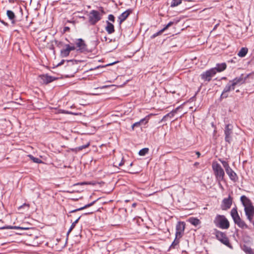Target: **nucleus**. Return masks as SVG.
Listing matches in <instances>:
<instances>
[{
  "mask_svg": "<svg viewBox=\"0 0 254 254\" xmlns=\"http://www.w3.org/2000/svg\"><path fill=\"white\" fill-rule=\"evenodd\" d=\"M232 204V198L230 196H229L228 198H225L223 199L221 205V208L223 210H227L231 207Z\"/></svg>",
  "mask_w": 254,
  "mask_h": 254,
  "instance_id": "obj_11",
  "label": "nucleus"
},
{
  "mask_svg": "<svg viewBox=\"0 0 254 254\" xmlns=\"http://www.w3.org/2000/svg\"><path fill=\"white\" fill-rule=\"evenodd\" d=\"M179 108H180V107H178L176 108L175 109L173 110V112H174L175 115L177 113Z\"/></svg>",
  "mask_w": 254,
  "mask_h": 254,
  "instance_id": "obj_42",
  "label": "nucleus"
},
{
  "mask_svg": "<svg viewBox=\"0 0 254 254\" xmlns=\"http://www.w3.org/2000/svg\"><path fill=\"white\" fill-rule=\"evenodd\" d=\"M252 244L241 245V249L246 254H254V250L251 248Z\"/></svg>",
  "mask_w": 254,
  "mask_h": 254,
  "instance_id": "obj_15",
  "label": "nucleus"
},
{
  "mask_svg": "<svg viewBox=\"0 0 254 254\" xmlns=\"http://www.w3.org/2000/svg\"><path fill=\"white\" fill-rule=\"evenodd\" d=\"M215 71L212 68L202 73L200 75L201 78L204 81H210L212 77L215 75Z\"/></svg>",
  "mask_w": 254,
  "mask_h": 254,
  "instance_id": "obj_8",
  "label": "nucleus"
},
{
  "mask_svg": "<svg viewBox=\"0 0 254 254\" xmlns=\"http://www.w3.org/2000/svg\"><path fill=\"white\" fill-rule=\"evenodd\" d=\"M108 19L113 22H115V17L113 14H109L108 16Z\"/></svg>",
  "mask_w": 254,
  "mask_h": 254,
  "instance_id": "obj_38",
  "label": "nucleus"
},
{
  "mask_svg": "<svg viewBox=\"0 0 254 254\" xmlns=\"http://www.w3.org/2000/svg\"><path fill=\"white\" fill-rule=\"evenodd\" d=\"M227 64L225 63L217 64L215 67L211 68L215 71V74L217 72H220L226 69Z\"/></svg>",
  "mask_w": 254,
  "mask_h": 254,
  "instance_id": "obj_14",
  "label": "nucleus"
},
{
  "mask_svg": "<svg viewBox=\"0 0 254 254\" xmlns=\"http://www.w3.org/2000/svg\"><path fill=\"white\" fill-rule=\"evenodd\" d=\"M148 121L146 118L141 119L139 121L134 123L132 126V129H134L135 127H139L142 125H145L146 123H147Z\"/></svg>",
  "mask_w": 254,
  "mask_h": 254,
  "instance_id": "obj_22",
  "label": "nucleus"
},
{
  "mask_svg": "<svg viewBox=\"0 0 254 254\" xmlns=\"http://www.w3.org/2000/svg\"><path fill=\"white\" fill-rule=\"evenodd\" d=\"M80 184L81 185H87V184H89V183H87V182H82Z\"/></svg>",
  "mask_w": 254,
  "mask_h": 254,
  "instance_id": "obj_50",
  "label": "nucleus"
},
{
  "mask_svg": "<svg viewBox=\"0 0 254 254\" xmlns=\"http://www.w3.org/2000/svg\"><path fill=\"white\" fill-rule=\"evenodd\" d=\"M6 15L12 24H14L16 23V16L12 10H7L6 11Z\"/></svg>",
  "mask_w": 254,
  "mask_h": 254,
  "instance_id": "obj_18",
  "label": "nucleus"
},
{
  "mask_svg": "<svg viewBox=\"0 0 254 254\" xmlns=\"http://www.w3.org/2000/svg\"><path fill=\"white\" fill-rule=\"evenodd\" d=\"M242 243L241 245H248V244H253V242L252 239L250 236L247 235L245 233H244V232H242Z\"/></svg>",
  "mask_w": 254,
  "mask_h": 254,
  "instance_id": "obj_16",
  "label": "nucleus"
},
{
  "mask_svg": "<svg viewBox=\"0 0 254 254\" xmlns=\"http://www.w3.org/2000/svg\"><path fill=\"white\" fill-rule=\"evenodd\" d=\"M8 228L9 229H21V230L28 229V228H26V227H18V226H9Z\"/></svg>",
  "mask_w": 254,
  "mask_h": 254,
  "instance_id": "obj_34",
  "label": "nucleus"
},
{
  "mask_svg": "<svg viewBox=\"0 0 254 254\" xmlns=\"http://www.w3.org/2000/svg\"><path fill=\"white\" fill-rule=\"evenodd\" d=\"M186 224L184 222L179 221L177 223L176 228V234L175 236L177 238H182L185 229Z\"/></svg>",
  "mask_w": 254,
  "mask_h": 254,
  "instance_id": "obj_7",
  "label": "nucleus"
},
{
  "mask_svg": "<svg viewBox=\"0 0 254 254\" xmlns=\"http://www.w3.org/2000/svg\"><path fill=\"white\" fill-rule=\"evenodd\" d=\"M180 238H178V237L177 238L176 237L175 240L173 242V243H172V245H171L170 247L171 248H175L176 246H177L179 244V243L180 242L179 239Z\"/></svg>",
  "mask_w": 254,
  "mask_h": 254,
  "instance_id": "obj_32",
  "label": "nucleus"
},
{
  "mask_svg": "<svg viewBox=\"0 0 254 254\" xmlns=\"http://www.w3.org/2000/svg\"><path fill=\"white\" fill-rule=\"evenodd\" d=\"M248 49L246 47H243L239 51V57H244L247 54Z\"/></svg>",
  "mask_w": 254,
  "mask_h": 254,
  "instance_id": "obj_27",
  "label": "nucleus"
},
{
  "mask_svg": "<svg viewBox=\"0 0 254 254\" xmlns=\"http://www.w3.org/2000/svg\"><path fill=\"white\" fill-rule=\"evenodd\" d=\"M132 12V10L131 9H128L124 12H123L119 17H118V21L119 23L121 24L123 23L127 18V17L131 14Z\"/></svg>",
  "mask_w": 254,
  "mask_h": 254,
  "instance_id": "obj_13",
  "label": "nucleus"
},
{
  "mask_svg": "<svg viewBox=\"0 0 254 254\" xmlns=\"http://www.w3.org/2000/svg\"><path fill=\"white\" fill-rule=\"evenodd\" d=\"M240 200L244 207V211L247 219L249 221H251L252 216H254V206L252 201L244 195L240 197Z\"/></svg>",
  "mask_w": 254,
  "mask_h": 254,
  "instance_id": "obj_1",
  "label": "nucleus"
},
{
  "mask_svg": "<svg viewBox=\"0 0 254 254\" xmlns=\"http://www.w3.org/2000/svg\"><path fill=\"white\" fill-rule=\"evenodd\" d=\"M212 166L217 179L222 180L224 176V171L221 165L217 162H214L212 163Z\"/></svg>",
  "mask_w": 254,
  "mask_h": 254,
  "instance_id": "obj_6",
  "label": "nucleus"
},
{
  "mask_svg": "<svg viewBox=\"0 0 254 254\" xmlns=\"http://www.w3.org/2000/svg\"><path fill=\"white\" fill-rule=\"evenodd\" d=\"M92 213H93L92 212H89L86 213L85 214H92Z\"/></svg>",
  "mask_w": 254,
  "mask_h": 254,
  "instance_id": "obj_55",
  "label": "nucleus"
},
{
  "mask_svg": "<svg viewBox=\"0 0 254 254\" xmlns=\"http://www.w3.org/2000/svg\"><path fill=\"white\" fill-rule=\"evenodd\" d=\"M213 223L217 227L222 229H227L230 226L229 221L222 215L217 214L213 220Z\"/></svg>",
  "mask_w": 254,
  "mask_h": 254,
  "instance_id": "obj_3",
  "label": "nucleus"
},
{
  "mask_svg": "<svg viewBox=\"0 0 254 254\" xmlns=\"http://www.w3.org/2000/svg\"><path fill=\"white\" fill-rule=\"evenodd\" d=\"M238 83V79L235 78L232 80L229 81L228 84L226 85L221 95L220 98L221 99L226 98L228 97L227 93L234 90L236 85Z\"/></svg>",
  "mask_w": 254,
  "mask_h": 254,
  "instance_id": "obj_4",
  "label": "nucleus"
},
{
  "mask_svg": "<svg viewBox=\"0 0 254 254\" xmlns=\"http://www.w3.org/2000/svg\"><path fill=\"white\" fill-rule=\"evenodd\" d=\"M80 218H81V216H79L74 222H73L70 226L72 228H74L76 224H77L78 223V222Z\"/></svg>",
  "mask_w": 254,
  "mask_h": 254,
  "instance_id": "obj_36",
  "label": "nucleus"
},
{
  "mask_svg": "<svg viewBox=\"0 0 254 254\" xmlns=\"http://www.w3.org/2000/svg\"><path fill=\"white\" fill-rule=\"evenodd\" d=\"M188 221L194 226H197L200 224V221L195 217H190L188 219Z\"/></svg>",
  "mask_w": 254,
  "mask_h": 254,
  "instance_id": "obj_25",
  "label": "nucleus"
},
{
  "mask_svg": "<svg viewBox=\"0 0 254 254\" xmlns=\"http://www.w3.org/2000/svg\"><path fill=\"white\" fill-rule=\"evenodd\" d=\"M165 31V29L163 28L161 30H160V31H159L158 32H157V34H158V35H161L164 31Z\"/></svg>",
  "mask_w": 254,
  "mask_h": 254,
  "instance_id": "obj_41",
  "label": "nucleus"
},
{
  "mask_svg": "<svg viewBox=\"0 0 254 254\" xmlns=\"http://www.w3.org/2000/svg\"><path fill=\"white\" fill-rule=\"evenodd\" d=\"M231 215L235 223L238 225V213L236 206L234 207L231 211Z\"/></svg>",
  "mask_w": 254,
  "mask_h": 254,
  "instance_id": "obj_17",
  "label": "nucleus"
},
{
  "mask_svg": "<svg viewBox=\"0 0 254 254\" xmlns=\"http://www.w3.org/2000/svg\"><path fill=\"white\" fill-rule=\"evenodd\" d=\"M158 36V34H157V33L156 32V33H154L153 35H152L151 36V38L152 39H153V38H155V37H157V36Z\"/></svg>",
  "mask_w": 254,
  "mask_h": 254,
  "instance_id": "obj_43",
  "label": "nucleus"
},
{
  "mask_svg": "<svg viewBox=\"0 0 254 254\" xmlns=\"http://www.w3.org/2000/svg\"><path fill=\"white\" fill-rule=\"evenodd\" d=\"M199 165V163L198 162H195L194 164V166H197Z\"/></svg>",
  "mask_w": 254,
  "mask_h": 254,
  "instance_id": "obj_52",
  "label": "nucleus"
},
{
  "mask_svg": "<svg viewBox=\"0 0 254 254\" xmlns=\"http://www.w3.org/2000/svg\"><path fill=\"white\" fill-rule=\"evenodd\" d=\"M253 75H254V72L247 74L246 75L242 74L239 77V83H243L244 82L247 81L248 79L250 77H252Z\"/></svg>",
  "mask_w": 254,
  "mask_h": 254,
  "instance_id": "obj_19",
  "label": "nucleus"
},
{
  "mask_svg": "<svg viewBox=\"0 0 254 254\" xmlns=\"http://www.w3.org/2000/svg\"><path fill=\"white\" fill-rule=\"evenodd\" d=\"M232 126L230 125H227L225 127V139L227 141H229L230 138V135L232 133Z\"/></svg>",
  "mask_w": 254,
  "mask_h": 254,
  "instance_id": "obj_21",
  "label": "nucleus"
},
{
  "mask_svg": "<svg viewBox=\"0 0 254 254\" xmlns=\"http://www.w3.org/2000/svg\"><path fill=\"white\" fill-rule=\"evenodd\" d=\"M1 22L4 24L5 25H7V24L5 22H4V21H1Z\"/></svg>",
  "mask_w": 254,
  "mask_h": 254,
  "instance_id": "obj_54",
  "label": "nucleus"
},
{
  "mask_svg": "<svg viewBox=\"0 0 254 254\" xmlns=\"http://www.w3.org/2000/svg\"><path fill=\"white\" fill-rule=\"evenodd\" d=\"M69 30H70L69 27H67V26H66V27H64V32H65L66 31H69Z\"/></svg>",
  "mask_w": 254,
  "mask_h": 254,
  "instance_id": "obj_40",
  "label": "nucleus"
},
{
  "mask_svg": "<svg viewBox=\"0 0 254 254\" xmlns=\"http://www.w3.org/2000/svg\"><path fill=\"white\" fill-rule=\"evenodd\" d=\"M89 145H90V143L88 142L86 144L83 145L75 147V148L72 149V150L73 151H75V152H79V151L82 150V149L88 147L89 146Z\"/></svg>",
  "mask_w": 254,
  "mask_h": 254,
  "instance_id": "obj_28",
  "label": "nucleus"
},
{
  "mask_svg": "<svg viewBox=\"0 0 254 254\" xmlns=\"http://www.w3.org/2000/svg\"><path fill=\"white\" fill-rule=\"evenodd\" d=\"M228 62L233 63H236L237 62V59L236 57H234L232 59H231L230 61H229Z\"/></svg>",
  "mask_w": 254,
  "mask_h": 254,
  "instance_id": "obj_39",
  "label": "nucleus"
},
{
  "mask_svg": "<svg viewBox=\"0 0 254 254\" xmlns=\"http://www.w3.org/2000/svg\"><path fill=\"white\" fill-rule=\"evenodd\" d=\"M124 161L123 160V159H122L121 162L119 164V166H122L124 165Z\"/></svg>",
  "mask_w": 254,
  "mask_h": 254,
  "instance_id": "obj_44",
  "label": "nucleus"
},
{
  "mask_svg": "<svg viewBox=\"0 0 254 254\" xmlns=\"http://www.w3.org/2000/svg\"><path fill=\"white\" fill-rule=\"evenodd\" d=\"M62 113H65V114H73L72 113H71V112H69V111H64Z\"/></svg>",
  "mask_w": 254,
  "mask_h": 254,
  "instance_id": "obj_45",
  "label": "nucleus"
},
{
  "mask_svg": "<svg viewBox=\"0 0 254 254\" xmlns=\"http://www.w3.org/2000/svg\"><path fill=\"white\" fill-rule=\"evenodd\" d=\"M235 234L237 236H238V233L237 231L236 232Z\"/></svg>",
  "mask_w": 254,
  "mask_h": 254,
  "instance_id": "obj_57",
  "label": "nucleus"
},
{
  "mask_svg": "<svg viewBox=\"0 0 254 254\" xmlns=\"http://www.w3.org/2000/svg\"><path fill=\"white\" fill-rule=\"evenodd\" d=\"M105 13L104 8L100 7V10H92L88 14V21L92 25H95L101 20L102 16Z\"/></svg>",
  "mask_w": 254,
  "mask_h": 254,
  "instance_id": "obj_2",
  "label": "nucleus"
},
{
  "mask_svg": "<svg viewBox=\"0 0 254 254\" xmlns=\"http://www.w3.org/2000/svg\"><path fill=\"white\" fill-rule=\"evenodd\" d=\"M182 2V0H172L170 6L171 7H176L180 5Z\"/></svg>",
  "mask_w": 254,
  "mask_h": 254,
  "instance_id": "obj_29",
  "label": "nucleus"
},
{
  "mask_svg": "<svg viewBox=\"0 0 254 254\" xmlns=\"http://www.w3.org/2000/svg\"><path fill=\"white\" fill-rule=\"evenodd\" d=\"M226 172L230 178L232 180H235L236 179L237 174L232 170V169H231L230 168H229V169H226Z\"/></svg>",
  "mask_w": 254,
  "mask_h": 254,
  "instance_id": "obj_24",
  "label": "nucleus"
},
{
  "mask_svg": "<svg viewBox=\"0 0 254 254\" xmlns=\"http://www.w3.org/2000/svg\"><path fill=\"white\" fill-rule=\"evenodd\" d=\"M226 77H223L222 79H226Z\"/></svg>",
  "mask_w": 254,
  "mask_h": 254,
  "instance_id": "obj_59",
  "label": "nucleus"
},
{
  "mask_svg": "<svg viewBox=\"0 0 254 254\" xmlns=\"http://www.w3.org/2000/svg\"><path fill=\"white\" fill-rule=\"evenodd\" d=\"M39 77L41 80V82L43 84H47L50 82L56 80L57 78L52 76L48 75V74H43L39 76Z\"/></svg>",
  "mask_w": 254,
  "mask_h": 254,
  "instance_id": "obj_12",
  "label": "nucleus"
},
{
  "mask_svg": "<svg viewBox=\"0 0 254 254\" xmlns=\"http://www.w3.org/2000/svg\"><path fill=\"white\" fill-rule=\"evenodd\" d=\"M28 157L31 160H32L34 163H42V161L38 158H36V157H34L33 155H28Z\"/></svg>",
  "mask_w": 254,
  "mask_h": 254,
  "instance_id": "obj_31",
  "label": "nucleus"
},
{
  "mask_svg": "<svg viewBox=\"0 0 254 254\" xmlns=\"http://www.w3.org/2000/svg\"><path fill=\"white\" fill-rule=\"evenodd\" d=\"M219 160L221 162V163H222L224 168L225 169V170L226 169H229L230 168L228 163L226 161H222L220 159Z\"/></svg>",
  "mask_w": 254,
  "mask_h": 254,
  "instance_id": "obj_35",
  "label": "nucleus"
},
{
  "mask_svg": "<svg viewBox=\"0 0 254 254\" xmlns=\"http://www.w3.org/2000/svg\"><path fill=\"white\" fill-rule=\"evenodd\" d=\"M23 206H29V205L26 204V203H24L23 205H21V206H20V207H19V208H20L22 207Z\"/></svg>",
  "mask_w": 254,
  "mask_h": 254,
  "instance_id": "obj_51",
  "label": "nucleus"
},
{
  "mask_svg": "<svg viewBox=\"0 0 254 254\" xmlns=\"http://www.w3.org/2000/svg\"><path fill=\"white\" fill-rule=\"evenodd\" d=\"M73 229V228H72V227L70 226V228L69 229V230H68V232H67V235H68V234L70 233V232L72 231V230Z\"/></svg>",
  "mask_w": 254,
  "mask_h": 254,
  "instance_id": "obj_46",
  "label": "nucleus"
},
{
  "mask_svg": "<svg viewBox=\"0 0 254 254\" xmlns=\"http://www.w3.org/2000/svg\"><path fill=\"white\" fill-rule=\"evenodd\" d=\"M148 151L149 149L148 148H144L139 151L138 154L140 156H145L148 153Z\"/></svg>",
  "mask_w": 254,
  "mask_h": 254,
  "instance_id": "obj_33",
  "label": "nucleus"
},
{
  "mask_svg": "<svg viewBox=\"0 0 254 254\" xmlns=\"http://www.w3.org/2000/svg\"><path fill=\"white\" fill-rule=\"evenodd\" d=\"M174 24V22L172 21L169 22L163 28L165 29V30L167 29L169 27L172 26Z\"/></svg>",
  "mask_w": 254,
  "mask_h": 254,
  "instance_id": "obj_37",
  "label": "nucleus"
},
{
  "mask_svg": "<svg viewBox=\"0 0 254 254\" xmlns=\"http://www.w3.org/2000/svg\"><path fill=\"white\" fill-rule=\"evenodd\" d=\"M175 116V114L173 111H172L171 112L168 113L165 116L163 117V118L162 119V121H166L167 120L168 118H172Z\"/></svg>",
  "mask_w": 254,
  "mask_h": 254,
  "instance_id": "obj_30",
  "label": "nucleus"
},
{
  "mask_svg": "<svg viewBox=\"0 0 254 254\" xmlns=\"http://www.w3.org/2000/svg\"><path fill=\"white\" fill-rule=\"evenodd\" d=\"M98 199L96 200H94L93 201H92V202L90 203H88L85 205H84V206L83 207H80L79 208H77V209H75L74 210H71L69 212L70 213H74V212H77L78 211H80V210H82L83 209H84L86 208H88V207H89L91 206H92L96 202V201Z\"/></svg>",
  "mask_w": 254,
  "mask_h": 254,
  "instance_id": "obj_23",
  "label": "nucleus"
},
{
  "mask_svg": "<svg viewBox=\"0 0 254 254\" xmlns=\"http://www.w3.org/2000/svg\"><path fill=\"white\" fill-rule=\"evenodd\" d=\"M76 49L74 45H70L66 44L65 45V48L63 49L61 51V56L62 57H66L69 56L70 52Z\"/></svg>",
  "mask_w": 254,
  "mask_h": 254,
  "instance_id": "obj_9",
  "label": "nucleus"
},
{
  "mask_svg": "<svg viewBox=\"0 0 254 254\" xmlns=\"http://www.w3.org/2000/svg\"><path fill=\"white\" fill-rule=\"evenodd\" d=\"M239 228H241L243 229H250V228L249 226L246 223V222L242 220L239 217Z\"/></svg>",
  "mask_w": 254,
  "mask_h": 254,
  "instance_id": "obj_26",
  "label": "nucleus"
},
{
  "mask_svg": "<svg viewBox=\"0 0 254 254\" xmlns=\"http://www.w3.org/2000/svg\"><path fill=\"white\" fill-rule=\"evenodd\" d=\"M136 205V204L135 203H133L132 204V207H135V206Z\"/></svg>",
  "mask_w": 254,
  "mask_h": 254,
  "instance_id": "obj_53",
  "label": "nucleus"
},
{
  "mask_svg": "<svg viewBox=\"0 0 254 254\" xmlns=\"http://www.w3.org/2000/svg\"><path fill=\"white\" fill-rule=\"evenodd\" d=\"M64 60H62L58 64V66L61 65L63 64H64Z\"/></svg>",
  "mask_w": 254,
  "mask_h": 254,
  "instance_id": "obj_47",
  "label": "nucleus"
},
{
  "mask_svg": "<svg viewBox=\"0 0 254 254\" xmlns=\"http://www.w3.org/2000/svg\"><path fill=\"white\" fill-rule=\"evenodd\" d=\"M247 29H248V27H247V26H246L245 27L244 30V31H242V33H243V32H245L246 31H247Z\"/></svg>",
  "mask_w": 254,
  "mask_h": 254,
  "instance_id": "obj_48",
  "label": "nucleus"
},
{
  "mask_svg": "<svg viewBox=\"0 0 254 254\" xmlns=\"http://www.w3.org/2000/svg\"><path fill=\"white\" fill-rule=\"evenodd\" d=\"M76 48H77V51L80 53H83L87 51V45L85 43L84 40L80 38L77 40L75 43Z\"/></svg>",
  "mask_w": 254,
  "mask_h": 254,
  "instance_id": "obj_10",
  "label": "nucleus"
},
{
  "mask_svg": "<svg viewBox=\"0 0 254 254\" xmlns=\"http://www.w3.org/2000/svg\"><path fill=\"white\" fill-rule=\"evenodd\" d=\"M196 154L197 155V157H199L200 156V153L198 151L196 152Z\"/></svg>",
  "mask_w": 254,
  "mask_h": 254,
  "instance_id": "obj_49",
  "label": "nucleus"
},
{
  "mask_svg": "<svg viewBox=\"0 0 254 254\" xmlns=\"http://www.w3.org/2000/svg\"><path fill=\"white\" fill-rule=\"evenodd\" d=\"M104 39H105V41H106L107 40V38L106 37H105Z\"/></svg>",
  "mask_w": 254,
  "mask_h": 254,
  "instance_id": "obj_56",
  "label": "nucleus"
},
{
  "mask_svg": "<svg viewBox=\"0 0 254 254\" xmlns=\"http://www.w3.org/2000/svg\"><path fill=\"white\" fill-rule=\"evenodd\" d=\"M107 26L105 27V30L109 34H111L115 32L114 25L108 21H106Z\"/></svg>",
  "mask_w": 254,
  "mask_h": 254,
  "instance_id": "obj_20",
  "label": "nucleus"
},
{
  "mask_svg": "<svg viewBox=\"0 0 254 254\" xmlns=\"http://www.w3.org/2000/svg\"><path fill=\"white\" fill-rule=\"evenodd\" d=\"M71 61H72L71 60L70 61V62H71ZM69 62V61H67V62Z\"/></svg>",
  "mask_w": 254,
  "mask_h": 254,
  "instance_id": "obj_58",
  "label": "nucleus"
},
{
  "mask_svg": "<svg viewBox=\"0 0 254 254\" xmlns=\"http://www.w3.org/2000/svg\"><path fill=\"white\" fill-rule=\"evenodd\" d=\"M214 234L215 235V237L218 240L220 241L225 245L229 247H230L229 240L225 233L217 229H214Z\"/></svg>",
  "mask_w": 254,
  "mask_h": 254,
  "instance_id": "obj_5",
  "label": "nucleus"
}]
</instances>
